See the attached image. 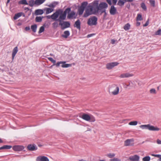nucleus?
Returning a JSON list of instances; mask_svg holds the SVG:
<instances>
[{"instance_id":"nucleus-1","label":"nucleus","mask_w":161,"mask_h":161,"mask_svg":"<svg viewBox=\"0 0 161 161\" xmlns=\"http://www.w3.org/2000/svg\"><path fill=\"white\" fill-rule=\"evenodd\" d=\"M98 1H94L91 5H88L86 10L84 17H86L90 15L95 14L99 10Z\"/></svg>"},{"instance_id":"nucleus-2","label":"nucleus","mask_w":161,"mask_h":161,"mask_svg":"<svg viewBox=\"0 0 161 161\" xmlns=\"http://www.w3.org/2000/svg\"><path fill=\"white\" fill-rule=\"evenodd\" d=\"M119 87L117 85L113 84L109 86L108 92L109 93H111L114 95H116L119 93Z\"/></svg>"},{"instance_id":"nucleus-3","label":"nucleus","mask_w":161,"mask_h":161,"mask_svg":"<svg viewBox=\"0 0 161 161\" xmlns=\"http://www.w3.org/2000/svg\"><path fill=\"white\" fill-rule=\"evenodd\" d=\"M139 127L142 129L148 130L151 131H158L160 129L150 124L141 125Z\"/></svg>"},{"instance_id":"nucleus-4","label":"nucleus","mask_w":161,"mask_h":161,"mask_svg":"<svg viewBox=\"0 0 161 161\" xmlns=\"http://www.w3.org/2000/svg\"><path fill=\"white\" fill-rule=\"evenodd\" d=\"M70 10V8H68L65 10L63 13H62V12L61 13H60V14L59 15V18L57 19V21L61 22L62 21V20H65L66 19L67 13H69Z\"/></svg>"},{"instance_id":"nucleus-5","label":"nucleus","mask_w":161,"mask_h":161,"mask_svg":"<svg viewBox=\"0 0 161 161\" xmlns=\"http://www.w3.org/2000/svg\"><path fill=\"white\" fill-rule=\"evenodd\" d=\"M81 117L83 119L91 122H94L95 121V119L94 117L92 115H89L87 114H83L81 116Z\"/></svg>"},{"instance_id":"nucleus-6","label":"nucleus","mask_w":161,"mask_h":161,"mask_svg":"<svg viewBox=\"0 0 161 161\" xmlns=\"http://www.w3.org/2000/svg\"><path fill=\"white\" fill-rule=\"evenodd\" d=\"M97 18L93 16L90 18L88 20L87 23L89 25H95L97 24Z\"/></svg>"},{"instance_id":"nucleus-7","label":"nucleus","mask_w":161,"mask_h":161,"mask_svg":"<svg viewBox=\"0 0 161 161\" xmlns=\"http://www.w3.org/2000/svg\"><path fill=\"white\" fill-rule=\"evenodd\" d=\"M59 25L61 26L62 30H64V29L69 28L70 26V23L68 21H62L59 22Z\"/></svg>"},{"instance_id":"nucleus-8","label":"nucleus","mask_w":161,"mask_h":161,"mask_svg":"<svg viewBox=\"0 0 161 161\" xmlns=\"http://www.w3.org/2000/svg\"><path fill=\"white\" fill-rule=\"evenodd\" d=\"M119 63L117 62H110L107 63L106 65V67L108 69H111L115 66H117Z\"/></svg>"},{"instance_id":"nucleus-9","label":"nucleus","mask_w":161,"mask_h":161,"mask_svg":"<svg viewBox=\"0 0 161 161\" xmlns=\"http://www.w3.org/2000/svg\"><path fill=\"white\" fill-rule=\"evenodd\" d=\"M65 62L60 61L57 62L54 65H55L56 67H59L60 64H62L61 67L63 68H68L71 66V64H67L65 63Z\"/></svg>"},{"instance_id":"nucleus-10","label":"nucleus","mask_w":161,"mask_h":161,"mask_svg":"<svg viewBox=\"0 0 161 161\" xmlns=\"http://www.w3.org/2000/svg\"><path fill=\"white\" fill-rule=\"evenodd\" d=\"M134 141L133 139H127L125 141L124 145L126 146H133Z\"/></svg>"},{"instance_id":"nucleus-11","label":"nucleus","mask_w":161,"mask_h":161,"mask_svg":"<svg viewBox=\"0 0 161 161\" xmlns=\"http://www.w3.org/2000/svg\"><path fill=\"white\" fill-rule=\"evenodd\" d=\"M60 14V11L59 10L56 11L55 12L51 15L52 19L54 20H57V18L59 16Z\"/></svg>"},{"instance_id":"nucleus-12","label":"nucleus","mask_w":161,"mask_h":161,"mask_svg":"<svg viewBox=\"0 0 161 161\" xmlns=\"http://www.w3.org/2000/svg\"><path fill=\"white\" fill-rule=\"evenodd\" d=\"M36 161H49L47 157L45 156H39L37 157Z\"/></svg>"},{"instance_id":"nucleus-13","label":"nucleus","mask_w":161,"mask_h":161,"mask_svg":"<svg viewBox=\"0 0 161 161\" xmlns=\"http://www.w3.org/2000/svg\"><path fill=\"white\" fill-rule=\"evenodd\" d=\"M139 156L137 155L133 156H131L129 158V159L130 161H138L139 159Z\"/></svg>"},{"instance_id":"nucleus-14","label":"nucleus","mask_w":161,"mask_h":161,"mask_svg":"<svg viewBox=\"0 0 161 161\" xmlns=\"http://www.w3.org/2000/svg\"><path fill=\"white\" fill-rule=\"evenodd\" d=\"M133 76V75L132 74H130L128 73H123L121 74L119 76V77L121 78H128L132 77Z\"/></svg>"},{"instance_id":"nucleus-15","label":"nucleus","mask_w":161,"mask_h":161,"mask_svg":"<svg viewBox=\"0 0 161 161\" xmlns=\"http://www.w3.org/2000/svg\"><path fill=\"white\" fill-rule=\"evenodd\" d=\"M13 149L15 151H20L24 149V147L23 146L17 145L13 147Z\"/></svg>"},{"instance_id":"nucleus-16","label":"nucleus","mask_w":161,"mask_h":161,"mask_svg":"<svg viewBox=\"0 0 161 161\" xmlns=\"http://www.w3.org/2000/svg\"><path fill=\"white\" fill-rule=\"evenodd\" d=\"M109 12L111 15H114L116 14L117 10L114 6L112 5L111 7Z\"/></svg>"},{"instance_id":"nucleus-17","label":"nucleus","mask_w":161,"mask_h":161,"mask_svg":"<svg viewBox=\"0 0 161 161\" xmlns=\"http://www.w3.org/2000/svg\"><path fill=\"white\" fill-rule=\"evenodd\" d=\"M18 51L17 47H15L13 49L12 53V57L13 60H14V57Z\"/></svg>"},{"instance_id":"nucleus-18","label":"nucleus","mask_w":161,"mask_h":161,"mask_svg":"<svg viewBox=\"0 0 161 161\" xmlns=\"http://www.w3.org/2000/svg\"><path fill=\"white\" fill-rule=\"evenodd\" d=\"M108 7V5L106 3H100L99 6V10L102 9L106 8Z\"/></svg>"},{"instance_id":"nucleus-19","label":"nucleus","mask_w":161,"mask_h":161,"mask_svg":"<svg viewBox=\"0 0 161 161\" xmlns=\"http://www.w3.org/2000/svg\"><path fill=\"white\" fill-rule=\"evenodd\" d=\"M27 147L29 150L31 151H34L37 149V147L34 145H29Z\"/></svg>"},{"instance_id":"nucleus-20","label":"nucleus","mask_w":161,"mask_h":161,"mask_svg":"<svg viewBox=\"0 0 161 161\" xmlns=\"http://www.w3.org/2000/svg\"><path fill=\"white\" fill-rule=\"evenodd\" d=\"M74 26L76 27L78 29L80 28V22L79 19H78L75 22L74 25Z\"/></svg>"},{"instance_id":"nucleus-21","label":"nucleus","mask_w":161,"mask_h":161,"mask_svg":"<svg viewBox=\"0 0 161 161\" xmlns=\"http://www.w3.org/2000/svg\"><path fill=\"white\" fill-rule=\"evenodd\" d=\"M44 11L46 12V14H48L53 11V8H46L44 9Z\"/></svg>"},{"instance_id":"nucleus-22","label":"nucleus","mask_w":161,"mask_h":161,"mask_svg":"<svg viewBox=\"0 0 161 161\" xmlns=\"http://www.w3.org/2000/svg\"><path fill=\"white\" fill-rule=\"evenodd\" d=\"M70 35V33L69 31H64V34L62 35V37L64 38H66Z\"/></svg>"},{"instance_id":"nucleus-23","label":"nucleus","mask_w":161,"mask_h":161,"mask_svg":"<svg viewBox=\"0 0 161 161\" xmlns=\"http://www.w3.org/2000/svg\"><path fill=\"white\" fill-rule=\"evenodd\" d=\"M44 13L43 10L40 9H37L35 11V14L36 15H42Z\"/></svg>"},{"instance_id":"nucleus-24","label":"nucleus","mask_w":161,"mask_h":161,"mask_svg":"<svg viewBox=\"0 0 161 161\" xmlns=\"http://www.w3.org/2000/svg\"><path fill=\"white\" fill-rule=\"evenodd\" d=\"M75 12L72 11L68 14L67 16V18L69 19L72 18L75 15Z\"/></svg>"},{"instance_id":"nucleus-25","label":"nucleus","mask_w":161,"mask_h":161,"mask_svg":"<svg viewBox=\"0 0 161 161\" xmlns=\"http://www.w3.org/2000/svg\"><path fill=\"white\" fill-rule=\"evenodd\" d=\"M12 146L10 145H4L3 146L0 147V150L9 149Z\"/></svg>"},{"instance_id":"nucleus-26","label":"nucleus","mask_w":161,"mask_h":161,"mask_svg":"<svg viewBox=\"0 0 161 161\" xmlns=\"http://www.w3.org/2000/svg\"><path fill=\"white\" fill-rule=\"evenodd\" d=\"M46 0H36V5H39L43 3Z\"/></svg>"},{"instance_id":"nucleus-27","label":"nucleus","mask_w":161,"mask_h":161,"mask_svg":"<svg viewBox=\"0 0 161 161\" xmlns=\"http://www.w3.org/2000/svg\"><path fill=\"white\" fill-rule=\"evenodd\" d=\"M126 2V0H119L118 4L120 6H123L125 2Z\"/></svg>"},{"instance_id":"nucleus-28","label":"nucleus","mask_w":161,"mask_h":161,"mask_svg":"<svg viewBox=\"0 0 161 161\" xmlns=\"http://www.w3.org/2000/svg\"><path fill=\"white\" fill-rule=\"evenodd\" d=\"M19 4H23V5H28V3H27L26 0H21L19 1L18 2Z\"/></svg>"},{"instance_id":"nucleus-29","label":"nucleus","mask_w":161,"mask_h":161,"mask_svg":"<svg viewBox=\"0 0 161 161\" xmlns=\"http://www.w3.org/2000/svg\"><path fill=\"white\" fill-rule=\"evenodd\" d=\"M37 28V25L36 24L32 25L31 26V29L34 32H36Z\"/></svg>"},{"instance_id":"nucleus-30","label":"nucleus","mask_w":161,"mask_h":161,"mask_svg":"<svg viewBox=\"0 0 161 161\" xmlns=\"http://www.w3.org/2000/svg\"><path fill=\"white\" fill-rule=\"evenodd\" d=\"M117 0H107V3L110 5L112 4L111 2H112L113 4H115L117 3Z\"/></svg>"},{"instance_id":"nucleus-31","label":"nucleus","mask_w":161,"mask_h":161,"mask_svg":"<svg viewBox=\"0 0 161 161\" xmlns=\"http://www.w3.org/2000/svg\"><path fill=\"white\" fill-rule=\"evenodd\" d=\"M21 16V13H18L16 14H15L14 17V20H16L19 17H20Z\"/></svg>"},{"instance_id":"nucleus-32","label":"nucleus","mask_w":161,"mask_h":161,"mask_svg":"<svg viewBox=\"0 0 161 161\" xmlns=\"http://www.w3.org/2000/svg\"><path fill=\"white\" fill-rule=\"evenodd\" d=\"M130 24L128 23L125 25L124 26V29L125 31H127L130 29Z\"/></svg>"},{"instance_id":"nucleus-33","label":"nucleus","mask_w":161,"mask_h":161,"mask_svg":"<svg viewBox=\"0 0 161 161\" xmlns=\"http://www.w3.org/2000/svg\"><path fill=\"white\" fill-rule=\"evenodd\" d=\"M58 4V3L57 2H54L49 5L48 6L52 8H54Z\"/></svg>"},{"instance_id":"nucleus-34","label":"nucleus","mask_w":161,"mask_h":161,"mask_svg":"<svg viewBox=\"0 0 161 161\" xmlns=\"http://www.w3.org/2000/svg\"><path fill=\"white\" fill-rule=\"evenodd\" d=\"M84 9L80 7L78 9V13L79 15H82L84 12Z\"/></svg>"},{"instance_id":"nucleus-35","label":"nucleus","mask_w":161,"mask_h":161,"mask_svg":"<svg viewBox=\"0 0 161 161\" xmlns=\"http://www.w3.org/2000/svg\"><path fill=\"white\" fill-rule=\"evenodd\" d=\"M29 5L31 7L33 6L34 4H36L35 1L33 0H31L29 1Z\"/></svg>"},{"instance_id":"nucleus-36","label":"nucleus","mask_w":161,"mask_h":161,"mask_svg":"<svg viewBox=\"0 0 161 161\" xmlns=\"http://www.w3.org/2000/svg\"><path fill=\"white\" fill-rule=\"evenodd\" d=\"M87 4L88 3L86 2H83L82 3L80 7L85 9V8L87 6Z\"/></svg>"},{"instance_id":"nucleus-37","label":"nucleus","mask_w":161,"mask_h":161,"mask_svg":"<svg viewBox=\"0 0 161 161\" xmlns=\"http://www.w3.org/2000/svg\"><path fill=\"white\" fill-rule=\"evenodd\" d=\"M137 121H131L129 123V125H137Z\"/></svg>"},{"instance_id":"nucleus-38","label":"nucleus","mask_w":161,"mask_h":161,"mask_svg":"<svg viewBox=\"0 0 161 161\" xmlns=\"http://www.w3.org/2000/svg\"><path fill=\"white\" fill-rule=\"evenodd\" d=\"M142 20V15L140 14H138L136 17L137 21H141Z\"/></svg>"},{"instance_id":"nucleus-39","label":"nucleus","mask_w":161,"mask_h":161,"mask_svg":"<svg viewBox=\"0 0 161 161\" xmlns=\"http://www.w3.org/2000/svg\"><path fill=\"white\" fill-rule=\"evenodd\" d=\"M36 21L37 22H41L42 21V18L41 17H36Z\"/></svg>"},{"instance_id":"nucleus-40","label":"nucleus","mask_w":161,"mask_h":161,"mask_svg":"<svg viewBox=\"0 0 161 161\" xmlns=\"http://www.w3.org/2000/svg\"><path fill=\"white\" fill-rule=\"evenodd\" d=\"M150 157L149 156H146L142 158L143 161H150Z\"/></svg>"},{"instance_id":"nucleus-41","label":"nucleus","mask_w":161,"mask_h":161,"mask_svg":"<svg viewBox=\"0 0 161 161\" xmlns=\"http://www.w3.org/2000/svg\"><path fill=\"white\" fill-rule=\"evenodd\" d=\"M141 7L145 11L147 10V7L144 3H142L141 4Z\"/></svg>"},{"instance_id":"nucleus-42","label":"nucleus","mask_w":161,"mask_h":161,"mask_svg":"<svg viewBox=\"0 0 161 161\" xmlns=\"http://www.w3.org/2000/svg\"><path fill=\"white\" fill-rule=\"evenodd\" d=\"M150 4L152 6L154 7L155 6V1L153 0H150L149 1Z\"/></svg>"},{"instance_id":"nucleus-43","label":"nucleus","mask_w":161,"mask_h":161,"mask_svg":"<svg viewBox=\"0 0 161 161\" xmlns=\"http://www.w3.org/2000/svg\"><path fill=\"white\" fill-rule=\"evenodd\" d=\"M44 30V27L43 26H42L40 27L39 30L38 31V33L40 34Z\"/></svg>"},{"instance_id":"nucleus-44","label":"nucleus","mask_w":161,"mask_h":161,"mask_svg":"<svg viewBox=\"0 0 161 161\" xmlns=\"http://www.w3.org/2000/svg\"><path fill=\"white\" fill-rule=\"evenodd\" d=\"M150 93L151 94H155L156 93L155 89L154 88L151 89L150 90Z\"/></svg>"},{"instance_id":"nucleus-45","label":"nucleus","mask_w":161,"mask_h":161,"mask_svg":"<svg viewBox=\"0 0 161 161\" xmlns=\"http://www.w3.org/2000/svg\"><path fill=\"white\" fill-rule=\"evenodd\" d=\"M48 60L50 61L52 63L55 64L56 63V60L53 59L51 57H49L48 58Z\"/></svg>"},{"instance_id":"nucleus-46","label":"nucleus","mask_w":161,"mask_h":161,"mask_svg":"<svg viewBox=\"0 0 161 161\" xmlns=\"http://www.w3.org/2000/svg\"><path fill=\"white\" fill-rule=\"evenodd\" d=\"M155 35H161V29H159L155 32Z\"/></svg>"},{"instance_id":"nucleus-47","label":"nucleus","mask_w":161,"mask_h":161,"mask_svg":"<svg viewBox=\"0 0 161 161\" xmlns=\"http://www.w3.org/2000/svg\"><path fill=\"white\" fill-rule=\"evenodd\" d=\"M115 155L114 153H109L107 155V156L110 158L114 157Z\"/></svg>"},{"instance_id":"nucleus-48","label":"nucleus","mask_w":161,"mask_h":161,"mask_svg":"<svg viewBox=\"0 0 161 161\" xmlns=\"http://www.w3.org/2000/svg\"><path fill=\"white\" fill-rule=\"evenodd\" d=\"M53 25L54 28H57L58 26V24L57 22H54L53 24Z\"/></svg>"},{"instance_id":"nucleus-49","label":"nucleus","mask_w":161,"mask_h":161,"mask_svg":"<svg viewBox=\"0 0 161 161\" xmlns=\"http://www.w3.org/2000/svg\"><path fill=\"white\" fill-rule=\"evenodd\" d=\"M152 155L153 156H154V157H158V158H159L161 156V155L152 154Z\"/></svg>"},{"instance_id":"nucleus-50","label":"nucleus","mask_w":161,"mask_h":161,"mask_svg":"<svg viewBox=\"0 0 161 161\" xmlns=\"http://www.w3.org/2000/svg\"><path fill=\"white\" fill-rule=\"evenodd\" d=\"M149 23V20L148 19L146 21V23L143 25V26H147Z\"/></svg>"},{"instance_id":"nucleus-51","label":"nucleus","mask_w":161,"mask_h":161,"mask_svg":"<svg viewBox=\"0 0 161 161\" xmlns=\"http://www.w3.org/2000/svg\"><path fill=\"white\" fill-rule=\"evenodd\" d=\"M116 42V41L114 39H112L111 40V43L112 44H114L115 43V42Z\"/></svg>"},{"instance_id":"nucleus-52","label":"nucleus","mask_w":161,"mask_h":161,"mask_svg":"<svg viewBox=\"0 0 161 161\" xmlns=\"http://www.w3.org/2000/svg\"><path fill=\"white\" fill-rule=\"evenodd\" d=\"M30 28L29 26H27V27H25V30L26 31L30 30Z\"/></svg>"},{"instance_id":"nucleus-53","label":"nucleus","mask_w":161,"mask_h":161,"mask_svg":"<svg viewBox=\"0 0 161 161\" xmlns=\"http://www.w3.org/2000/svg\"><path fill=\"white\" fill-rule=\"evenodd\" d=\"M103 12L104 13V17H105L106 16V15H107V13H106V11H105V10H104L102 12V13H103Z\"/></svg>"},{"instance_id":"nucleus-54","label":"nucleus","mask_w":161,"mask_h":161,"mask_svg":"<svg viewBox=\"0 0 161 161\" xmlns=\"http://www.w3.org/2000/svg\"><path fill=\"white\" fill-rule=\"evenodd\" d=\"M95 35V34H89V35H87V37L89 38V37H91V36H92L93 35Z\"/></svg>"},{"instance_id":"nucleus-55","label":"nucleus","mask_w":161,"mask_h":161,"mask_svg":"<svg viewBox=\"0 0 161 161\" xmlns=\"http://www.w3.org/2000/svg\"><path fill=\"white\" fill-rule=\"evenodd\" d=\"M157 143L158 144H161V140H160L159 139H158L157 141Z\"/></svg>"},{"instance_id":"nucleus-56","label":"nucleus","mask_w":161,"mask_h":161,"mask_svg":"<svg viewBox=\"0 0 161 161\" xmlns=\"http://www.w3.org/2000/svg\"><path fill=\"white\" fill-rule=\"evenodd\" d=\"M118 158H114L112 159H111L110 160V161H116L118 160Z\"/></svg>"},{"instance_id":"nucleus-57","label":"nucleus","mask_w":161,"mask_h":161,"mask_svg":"<svg viewBox=\"0 0 161 161\" xmlns=\"http://www.w3.org/2000/svg\"><path fill=\"white\" fill-rule=\"evenodd\" d=\"M136 26H139L140 25V22H137L136 23Z\"/></svg>"},{"instance_id":"nucleus-58","label":"nucleus","mask_w":161,"mask_h":161,"mask_svg":"<svg viewBox=\"0 0 161 161\" xmlns=\"http://www.w3.org/2000/svg\"><path fill=\"white\" fill-rule=\"evenodd\" d=\"M47 18L48 19H50V18L52 19L51 15V16H50V15L47 16Z\"/></svg>"},{"instance_id":"nucleus-59","label":"nucleus","mask_w":161,"mask_h":161,"mask_svg":"<svg viewBox=\"0 0 161 161\" xmlns=\"http://www.w3.org/2000/svg\"><path fill=\"white\" fill-rule=\"evenodd\" d=\"M133 1V0H126V1L128 2H131Z\"/></svg>"},{"instance_id":"nucleus-60","label":"nucleus","mask_w":161,"mask_h":161,"mask_svg":"<svg viewBox=\"0 0 161 161\" xmlns=\"http://www.w3.org/2000/svg\"><path fill=\"white\" fill-rule=\"evenodd\" d=\"M159 161H161V156L160 157L159 159Z\"/></svg>"},{"instance_id":"nucleus-61","label":"nucleus","mask_w":161,"mask_h":161,"mask_svg":"<svg viewBox=\"0 0 161 161\" xmlns=\"http://www.w3.org/2000/svg\"><path fill=\"white\" fill-rule=\"evenodd\" d=\"M3 142V141L0 138V143Z\"/></svg>"},{"instance_id":"nucleus-62","label":"nucleus","mask_w":161,"mask_h":161,"mask_svg":"<svg viewBox=\"0 0 161 161\" xmlns=\"http://www.w3.org/2000/svg\"><path fill=\"white\" fill-rule=\"evenodd\" d=\"M130 83H129V85H127V86H130Z\"/></svg>"},{"instance_id":"nucleus-63","label":"nucleus","mask_w":161,"mask_h":161,"mask_svg":"<svg viewBox=\"0 0 161 161\" xmlns=\"http://www.w3.org/2000/svg\"><path fill=\"white\" fill-rule=\"evenodd\" d=\"M10 1V0H7V3H8Z\"/></svg>"},{"instance_id":"nucleus-64","label":"nucleus","mask_w":161,"mask_h":161,"mask_svg":"<svg viewBox=\"0 0 161 161\" xmlns=\"http://www.w3.org/2000/svg\"><path fill=\"white\" fill-rule=\"evenodd\" d=\"M100 161H105L103 160H100Z\"/></svg>"}]
</instances>
